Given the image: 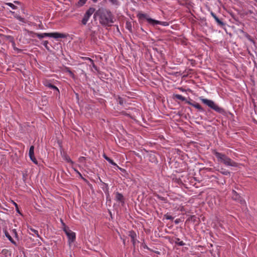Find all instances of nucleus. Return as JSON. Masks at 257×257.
Returning <instances> with one entry per match:
<instances>
[{"label": "nucleus", "instance_id": "aec40b11", "mask_svg": "<svg viewBox=\"0 0 257 257\" xmlns=\"http://www.w3.org/2000/svg\"><path fill=\"white\" fill-rule=\"evenodd\" d=\"M192 106L195 107L196 108L199 110L200 111H204V109L202 107V106L197 102H194Z\"/></svg>", "mask_w": 257, "mask_h": 257}, {"label": "nucleus", "instance_id": "f704fd0d", "mask_svg": "<svg viewBox=\"0 0 257 257\" xmlns=\"http://www.w3.org/2000/svg\"><path fill=\"white\" fill-rule=\"evenodd\" d=\"M12 235H14L16 238H18V234L16 229H13L12 231Z\"/></svg>", "mask_w": 257, "mask_h": 257}, {"label": "nucleus", "instance_id": "a18cd8bd", "mask_svg": "<svg viewBox=\"0 0 257 257\" xmlns=\"http://www.w3.org/2000/svg\"><path fill=\"white\" fill-rule=\"evenodd\" d=\"M180 219H177L175 220L174 222L176 224H178L180 222Z\"/></svg>", "mask_w": 257, "mask_h": 257}, {"label": "nucleus", "instance_id": "4c0bfd02", "mask_svg": "<svg viewBox=\"0 0 257 257\" xmlns=\"http://www.w3.org/2000/svg\"><path fill=\"white\" fill-rule=\"evenodd\" d=\"M118 103L120 105H123V100L122 99V98H121V97L119 96L118 98Z\"/></svg>", "mask_w": 257, "mask_h": 257}, {"label": "nucleus", "instance_id": "5701e85b", "mask_svg": "<svg viewBox=\"0 0 257 257\" xmlns=\"http://www.w3.org/2000/svg\"><path fill=\"white\" fill-rule=\"evenodd\" d=\"M222 174L224 175H230V172L228 171L227 170H226L225 169L221 168L220 171H219Z\"/></svg>", "mask_w": 257, "mask_h": 257}, {"label": "nucleus", "instance_id": "ea45409f", "mask_svg": "<svg viewBox=\"0 0 257 257\" xmlns=\"http://www.w3.org/2000/svg\"><path fill=\"white\" fill-rule=\"evenodd\" d=\"M92 67L97 71H98V69L97 67L95 65L94 61H93L92 63H91Z\"/></svg>", "mask_w": 257, "mask_h": 257}, {"label": "nucleus", "instance_id": "6ab92c4d", "mask_svg": "<svg viewBox=\"0 0 257 257\" xmlns=\"http://www.w3.org/2000/svg\"><path fill=\"white\" fill-rule=\"evenodd\" d=\"M173 98L181 100L182 101L186 100V98L185 97H183L181 95L177 94H173Z\"/></svg>", "mask_w": 257, "mask_h": 257}, {"label": "nucleus", "instance_id": "0eeeda50", "mask_svg": "<svg viewBox=\"0 0 257 257\" xmlns=\"http://www.w3.org/2000/svg\"><path fill=\"white\" fill-rule=\"evenodd\" d=\"M95 10L94 8H90L86 11L81 21L83 25H85L87 24L90 17L94 13Z\"/></svg>", "mask_w": 257, "mask_h": 257}, {"label": "nucleus", "instance_id": "412c9836", "mask_svg": "<svg viewBox=\"0 0 257 257\" xmlns=\"http://www.w3.org/2000/svg\"><path fill=\"white\" fill-rule=\"evenodd\" d=\"M100 181L102 182V184L103 185V186L105 187V188L103 189V191H104V192L106 194H107L108 195H109V191H108L109 188H108V184L102 182L101 180H100Z\"/></svg>", "mask_w": 257, "mask_h": 257}, {"label": "nucleus", "instance_id": "bb28decb", "mask_svg": "<svg viewBox=\"0 0 257 257\" xmlns=\"http://www.w3.org/2000/svg\"><path fill=\"white\" fill-rule=\"evenodd\" d=\"M30 158V159L35 164L37 165L38 164V161L36 159V158H35L34 155H32V156H29Z\"/></svg>", "mask_w": 257, "mask_h": 257}, {"label": "nucleus", "instance_id": "a878e982", "mask_svg": "<svg viewBox=\"0 0 257 257\" xmlns=\"http://www.w3.org/2000/svg\"><path fill=\"white\" fill-rule=\"evenodd\" d=\"M87 0H79L77 3V6L79 7L83 6L86 2Z\"/></svg>", "mask_w": 257, "mask_h": 257}, {"label": "nucleus", "instance_id": "dca6fc26", "mask_svg": "<svg viewBox=\"0 0 257 257\" xmlns=\"http://www.w3.org/2000/svg\"><path fill=\"white\" fill-rule=\"evenodd\" d=\"M241 32L244 35V36L249 41L253 43V44L255 43L254 40L253 39V38L246 32H244L243 30H240Z\"/></svg>", "mask_w": 257, "mask_h": 257}, {"label": "nucleus", "instance_id": "7ed1b4c3", "mask_svg": "<svg viewBox=\"0 0 257 257\" xmlns=\"http://www.w3.org/2000/svg\"><path fill=\"white\" fill-rule=\"evenodd\" d=\"M137 18L139 19V22L143 23L144 20H146L150 24L155 26L156 25H161L164 26H167L169 25L168 22H161L157 20H154L152 18H149V16L146 14H143L139 13L137 14Z\"/></svg>", "mask_w": 257, "mask_h": 257}, {"label": "nucleus", "instance_id": "8fccbe9b", "mask_svg": "<svg viewBox=\"0 0 257 257\" xmlns=\"http://www.w3.org/2000/svg\"><path fill=\"white\" fill-rule=\"evenodd\" d=\"M14 3L16 4H20V2L18 1H15Z\"/></svg>", "mask_w": 257, "mask_h": 257}, {"label": "nucleus", "instance_id": "e433bc0d", "mask_svg": "<svg viewBox=\"0 0 257 257\" xmlns=\"http://www.w3.org/2000/svg\"><path fill=\"white\" fill-rule=\"evenodd\" d=\"M65 160L68 163H70L71 164L73 163V162H72V161L71 160L69 156H67L65 157Z\"/></svg>", "mask_w": 257, "mask_h": 257}, {"label": "nucleus", "instance_id": "9b49d317", "mask_svg": "<svg viewBox=\"0 0 257 257\" xmlns=\"http://www.w3.org/2000/svg\"><path fill=\"white\" fill-rule=\"evenodd\" d=\"M128 236L131 238V241L135 246L136 242V233L133 230H131L128 232Z\"/></svg>", "mask_w": 257, "mask_h": 257}, {"label": "nucleus", "instance_id": "423d86ee", "mask_svg": "<svg viewBox=\"0 0 257 257\" xmlns=\"http://www.w3.org/2000/svg\"><path fill=\"white\" fill-rule=\"evenodd\" d=\"M63 230L67 235L69 242L72 243L74 241L76 238L75 233L71 231L68 226H65Z\"/></svg>", "mask_w": 257, "mask_h": 257}, {"label": "nucleus", "instance_id": "9d476101", "mask_svg": "<svg viewBox=\"0 0 257 257\" xmlns=\"http://www.w3.org/2000/svg\"><path fill=\"white\" fill-rule=\"evenodd\" d=\"M232 198L240 203L243 201L240 196L234 190L232 191Z\"/></svg>", "mask_w": 257, "mask_h": 257}, {"label": "nucleus", "instance_id": "603ef678", "mask_svg": "<svg viewBox=\"0 0 257 257\" xmlns=\"http://www.w3.org/2000/svg\"><path fill=\"white\" fill-rule=\"evenodd\" d=\"M76 96L77 98H78V93H76Z\"/></svg>", "mask_w": 257, "mask_h": 257}, {"label": "nucleus", "instance_id": "5fc2aeb1", "mask_svg": "<svg viewBox=\"0 0 257 257\" xmlns=\"http://www.w3.org/2000/svg\"><path fill=\"white\" fill-rule=\"evenodd\" d=\"M253 1L257 3V0H253Z\"/></svg>", "mask_w": 257, "mask_h": 257}, {"label": "nucleus", "instance_id": "f257e3e1", "mask_svg": "<svg viewBox=\"0 0 257 257\" xmlns=\"http://www.w3.org/2000/svg\"><path fill=\"white\" fill-rule=\"evenodd\" d=\"M94 17H98L99 23L103 26L110 27L114 23V17L111 12L106 9L99 8L94 14Z\"/></svg>", "mask_w": 257, "mask_h": 257}, {"label": "nucleus", "instance_id": "49530a36", "mask_svg": "<svg viewBox=\"0 0 257 257\" xmlns=\"http://www.w3.org/2000/svg\"><path fill=\"white\" fill-rule=\"evenodd\" d=\"M85 160V157H81L79 158V161H81V162H82V161H84V160Z\"/></svg>", "mask_w": 257, "mask_h": 257}, {"label": "nucleus", "instance_id": "2eb2a0df", "mask_svg": "<svg viewBox=\"0 0 257 257\" xmlns=\"http://www.w3.org/2000/svg\"><path fill=\"white\" fill-rule=\"evenodd\" d=\"M190 221L193 223L196 222L197 224H198L199 222V218L196 217L195 215H191L187 219L186 222Z\"/></svg>", "mask_w": 257, "mask_h": 257}, {"label": "nucleus", "instance_id": "6e6552de", "mask_svg": "<svg viewBox=\"0 0 257 257\" xmlns=\"http://www.w3.org/2000/svg\"><path fill=\"white\" fill-rule=\"evenodd\" d=\"M211 15L213 17V18L215 20L217 25L221 27V28H224L225 27L226 24L223 22V19L222 18H219L218 17L216 16L215 14H214L213 12H211L210 13Z\"/></svg>", "mask_w": 257, "mask_h": 257}, {"label": "nucleus", "instance_id": "f03ea898", "mask_svg": "<svg viewBox=\"0 0 257 257\" xmlns=\"http://www.w3.org/2000/svg\"><path fill=\"white\" fill-rule=\"evenodd\" d=\"M212 153L215 156L218 163H222L225 166L237 167V163L232 160L226 155L218 152L216 150H212Z\"/></svg>", "mask_w": 257, "mask_h": 257}, {"label": "nucleus", "instance_id": "c03bdc74", "mask_svg": "<svg viewBox=\"0 0 257 257\" xmlns=\"http://www.w3.org/2000/svg\"><path fill=\"white\" fill-rule=\"evenodd\" d=\"M185 101L186 103H188V104H190V105H191L192 106V104H194V103H192L190 101L187 100V99H186V100H185Z\"/></svg>", "mask_w": 257, "mask_h": 257}, {"label": "nucleus", "instance_id": "c756f323", "mask_svg": "<svg viewBox=\"0 0 257 257\" xmlns=\"http://www.w3.org/2000/svg\"><path fill=\"white\" fill-rule=\"evenodd\" d=\"M7 5L11 7L13 10H16L17 9V7L14 5L13 4L11 3H8L6 4Z\"/></svg>", "mask_w": 257, "mask_h": 257}, {"label": "nucleus", "instance_id": "72a5a7b5", "mask_svg": "<svg viewBox=\"0 0 257 257\" xmlns=\"http://www.w3.org/2000/svg\"><path fill=\"white\" fill-rule=\"evenodd\" d=\"M18 20H19L20 21L22 22H23V23H25V20L24 18H22L21 17V16H16L15 17Z\"/></svg>", "mask_w": 257, "mask_h": 257}, {"label": "nucleus", "instance_id": "4be33fe9", "mask_svg": "<svg viewBox=\"0 0 257 257\" xmlns=\"http://www.w3.org/2000/svg\"><path fill=\"white\" fill-rule=\"evenodd\" d=\"M28 34L29 35H30V36H31L32 37H35V36H37V34H39V33H36L33 31H29V30H25Z\"/></svg>", "mask_w": 257, "mask_h": 257}, {"label": "nucleus", "instance_id": "4468645a", "mask_svg": "<svg viewBox=\"0 0 257 257\" xmlns=\"http://www.w3.org/2000/svg\"><path fill=\"white\" fill-rule=\"evenodd\" d=\"M103 157L104 158L107 160L109 163H110L111 165H113V166H116L119 170H120L121 171H124V169L120 168L119 167H118L117 164L116 163H115L110 158L108 157L105 154H104L103 155Z\"/></svg>", "mask_w": 257, "mask_h": 257}, {"label": "nucleus", "instance_id": "09e8293b", "mask_svg": "<svg viewBox=\"0 0 257 257\" xmlns=\"http://www.w3.org/2000/svg\"><path fill=\"white\" fill-rule=\"evenodd\" d=\"M179 89L180 90H181V91H185V90L183 88H179Z\"/></svg>", "mask_w": 257, "mask_h": 257}, {"label": "nucleus", "instance_id": "20e7f679", "mask_svg": "<svg viewBox=\"0 0 257 257\" xmlns=\"http://www.w3.org/2000/svg\"><path fill=\"white\" fill-rule=\"evenodd\" d=\"M200 100H201L202 103L206 104L208 107L212 108L217 112L221 114L224 112L223 108L219 107L213 101L206 98H201Z\"/></svg>", "mask_w": 257, "mask_h": 257}, {"label": "nucleus", "instance_id": "1a4fd4ad", "mask_svg": "<svg viewBox=\"0 0 257 257\" xmlns=\"http://www.w3.org/2000/svg\"><path fill=\"white\" fill-rule=\"evenodd\" d=\"M1 36L4 39L8 40L10 43H11L15 50H17L18 52H21L22 50L21 49L15 47L16 44L14 41V38L13 36L10 35H5L3 34L1 35Z\"/></svg>", "mask_w": 257, "mask_h": 257}, {"label": "nucleus", "instance_id": "393cba45", "mask_svg": "<svg viewBox=\"0 0 257 257\" xmlns=\"http://www.w3.org/2000/svg\"><path fill=\"white\" fill-rule=\"evenodd\" d=\"M29 156H32L34 155V146H31L29 149Z\"/></svg>", "mask_w": 257, "mask_h": 257}, {"label": "nucleus", "instance_id": "58836bf2", "mask_svg": "<svg viewBox=\"0 0 257 257\" xmlns=\"http://www.w3.org/2000/svg\"><path fill=\"white\" fill-rule=\"evenodd\" d=\"M82 59H83V60H88L90 63H92L93 62V60L91 59V58H89V57H82Z\"/></svg>", "mask_w": 257, "mask_h": 257}, {"label": "nucleus", "instance_id": "864d4df0", "mask_svg": "<svg viewBox=\"0 0 257 257\" xmlns=\"http://www.w3.org/2000/svg\"><path fill=\"white\" fill-rule=\"evenodd\" d=\"M23 179H24V180H25L26 179V177H25V175H23Z\"/></svg>", "mask_w": 257, "mask_h": 257}, {"label": "nucleus", "instance_id": "f3484780", "mask_svg": "<svg viewBox=\"0 0 257 257\" xmlns=\"http://www.w3.org/2000/svg\"><path fill=\"white\" fill-rule=\"evenodd\" d=\"M5 234L6 236L9 239V240L14 244L16 245V241L13 239L9 233L7 231H5Z\"/></svg>", "mask_w": 257, "mask_h": 257}, {"label": "nucleus", "instance_id": "3c124183", "mask_svg": "<svg viewBox=\"0 0 257 257\" xmlns=\"http://www.w3.org/2000/svg\"><path fill=\"white\" fill-rule=\"evenodd\" d=\"M93 2L96 3L98 0H92Z\"/></svg>", "mask_w": 257, "mask_h": 257}, {"label": "nucleus", "instance_id": "c9c22d12", "mask_svg": "<svg viewBox=\"0 0 257 257\" xmlns=\"http://www.w3.org/2000/svg\"><path fill=\"white\" fill-rule=\"evenodd\" d=\"M48 41H44L43 42V45L45 46V47L47 49V50H49V48L48 46Z\"/></svg>", "mask_w": 257, "mask_h": 257}, {"label": "nucleus", "instance_id": "2f4dec72", "mask_svg": "<svg viewBox=\"0 0 257 257\" xmlns=\"http://www.w3.org/2000/svg\"><path fill=\"white\" fill-rule=\"evenodd\" d=\"M30 230L32 231V232L34 233L35 234H36L37 235V237H39V233H38V231L35 229H33V228H30Z\"/></svg>", "mask_w": 257, "mask_h": 257}, {"label": "nucleus", "instance_id": "ddd939ff", "mask_svg": "<svg viewBox=\"0 0 257 257\" xmlns=\"http://www.w3.org/2000/svg\"><path fill=\"white\" fill-rule=\"evenodd\" d=\"M115 199L117 201H119L122 203H124V198L122 194L117 192L115 194Z\"/></svg>", "mask_w": 257, "mask_h": 257}, {"label": "nucleus", "instance_id": "b1692460", "mask_svg": "<svg viewBox=\"0 0 257 257\" xmlns=\"http://www.w3.org/2000/svg\"><path fill=\"white\" fill-rule=\"evenodd\" d=\"M175 243L179 246H183L185 245V243L183 241H180V239L179 238H176Z\"/></svg>", "mask_w": 257, "mask_h": 257}, {"label": "nucleus", "instance_id": "473e14b6", "mask_svg": "<svg viewBox=\"0 0 257 257\" xmlns=\"http://www.w3.org/2000/svg\"><path fill=\"white\" fill-rule=\"evenodd\" d=\"M164 217L166 218V219H167L168 220H173L174 219L173 217H172V216H171L170 215H168V214H165L164 215Z\"/></svg>", "mask_w": 257, "mask_h": 257}, {"label": "nucleus", "instance_id": "c85d7f7f", "mask_svg": "<svg viewBox=\"0 0 257 257\" xmlns=\"http://www.w3.org/2000/svg\"><path fill=\"white\" fill-rule=\"evenodd\" d=\"M156 196L160 200L163 201L164 202H167V198L165 197H164L163 196H161L158 194L156 195Z\"/></svg>", "mask_w": 257, "mask_h": 257}, {"label": "nucleus", "instance_id": "79ce46f5", "mask_svg": "<svg viewBox=\"0 0 257 257\" xmlns=\"http://www.w3.org/2000/svg\"><path fill=\"white\" fill-rule=\"evenodd\" d=\"M8 250H7L6 249H4L2 251V253L3 254H5V255H6V254L8 253Z\"/></svg>", "mask_w": 257, "mask_h": 257}, {"label": "nucleus", "instance_id": "f8f14e48", "mask_svg": "<svg viewBox=\"0 0 257 257\" xmlns=\"http://www.w3.org/2000/svg\"><path fill=\"white\" fill-rule=\"evenodd\" d=\"M44 85L48 88L56 90L59 93V89L56 86L49 82L48 81L45 80L44 82Z\"/></svg>", "mask_w": 257, "mask_h": 257}, {"label": "nucleus", "instance_id": "7c9ffc66", "mask_svg": "<svg viewBox=\"0 0 257 257\" xmlns=\"http://www.w3.org/2000/svg\"><path fill=\"white\" fill-rule=\"evenodd\" d=\"M126 28L129 30L130 32H132V27L130 23H126Z\"/></svg>", "mask_w": 257, "mask_h": 257}, {"label": "nucleus", "instance_id": "a19ab883", "mask_svg": "<svg viewBox=\"0 0 257 257\" xmlns=\"http://www.w3.org/2000/svg\"><path fill=\"white\" fill-rule=\"evenodd\" d=\"M66 72H68L71 75L74 76V73L71 71L70 68H66Z\"/></svg>", "mask_w": 257, "mask_h": 257}, {"label": "nucleus", "instance_id": "cd10ccee", "mask_svg": "<svg viewBox=\"0 0 257 257\" xmlns=\"http://www.w3.org/2000/svg\"><path fill=\"white\" fill-rule=\"evenodd\" d=\"M112 5L114 6L119 5V2L118 0H108Z\"/></svg>", "mask_w": 257, "mask_h": 257}, {"label": "nucleus", "instance_id": "a211bd4d", "mask_svg": "<svg viewBox=\"0 0 257 257\" xmlns=\"http://www.w3.org/2000/svg\"><path fill=\"white\" fill-rule=\"evenodd\" d=\"M149 160L152 163H157V159L155 154H151L149 155Z\"/></svg>", "mask_w": 257, "mask_h": 257}, {"label": "nucleus", "instance_id": "37998d69", "mask_svg": "<svg viewBox=\"0 0 257 257\" xmlns=\"http://www.w3.org/2000/svg\"><path fill=\"white\" fill-rule=\"evenodd\" d=\"M14 204L15 205L16 209H17V212H19V213H20V211L19 210V207H18V204L15 202H14Z\"/></svg>", "mask_w": 257, "mask_h": 257}, {"label": "nucleus", "instance_id": "de8ad7c7", "mask_svg": "<svg viewBox=\"0 0 257 257\" xmlns=\"http://www.w3.org/2000/svg\"><path fill=\"white\" fill-rule=\"evenodd\" d=\"M144 248H147L148 249H149V248L147 246V245L145 244L144 246H143Z\"/></svg>", "mask_w": 257, "mask_h": 257}, {"label": "nucleus", "instance_id": "39448f33", "mask_svg": "<svg viewBox=\"0 0 257 257\" xmlns=\"http://www.w3.org/2000/svg\"><path fill=\"white\" fill-rule=\"evenodd\" d=\"M37 37H38L40 39H41L45 37H49L53 38L55 39H58V38H66L67 36L66 35L63 34V33H60L58 32L55 33H44L42 34H37Z\"/></svg>", "mask_w": 257, "mask_h": 257}]
</instances>
